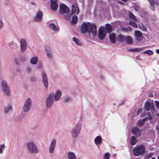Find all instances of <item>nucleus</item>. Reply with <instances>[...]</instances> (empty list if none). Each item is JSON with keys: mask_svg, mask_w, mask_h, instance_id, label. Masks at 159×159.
<instances>
[{"mask_svg": "<svg viewBox=\"0 0 159 159\" xmlns=\"http://www.w3.org/2000/svg\"><path fill=\"white\" fill-rule=\"evenodd\" d=\"M81 33L85 34L87 33L90 34L92 33L93 35L97 34V27L95 24L91 25L90 22H85L82 24L81 25Z\"/></svg>", "mask_w": 159, "mask_h": 159, "instance_id": "f257e3e1", "label": "nucleus"}, {"mask_svg": "<svg viewBox=\"0 0 159 159\" xmlns=\"http://www.w3.org/2000/svg\"><path fill=\"white\" fill-rule=\"evenodd\" d=\"M69 11V8L67 6L64 4L60 5L59 7V13L62 15H63L64 13H66V15L64 16V18L67 20H70L71 18V15L70 14H68Z\"/></svg>", "mask_w": 159, "mask_h": 159, "instance_id": "f03ea898", "label": "nucleus"}, {"mask_svg": "<svg viewBox=\"0 0 159 159\" xmlns=\"http://www.w3.org/2000/svg\"><path fill=\"white\" fill-rule=\"evenodd\" d=\"M28 150L30 154H35L38 152V150L35 143L30 142L26 145Z\"/></svg>", "mask_w": 159, "mask_h": 159, "instance_id": "7ed1b4c3", "label": "nucleus"}, {"mask_svg": "<svg viewBox=\"0 0 159 159\" xmlns=\"http://www.w3.org/2000/svg\"><path fill=\"white\" fill-rule=\"evenodd\" d=\"M145 152V148L144 145H141L139 147H136L134 149V155L135 156H138L142 155Z\"/></svg>", "mask_w": 159, "mask_h": 159, "instance_id": "20e7f679", "label": "nucleus"}, {"mask_svg": "<svg viewBox=\"0 0 159 159\" xmlns=\"http://www.w3.org/2000/svg\"><path fill=\"white\" fill-rule=\"evenodd\" d=\"M53 96L52 93H50L47 98L45 102L46 107H50L52 105L54 102Z\"/></svg>", "mask_w": 159, "mask_h": 159, "instance_id": "39448f33", "label": "nucleus"}, {"mask_svg": "<svg viewBox=\"0 0 159 159\" xmlns=\"http://www.w3.org/2000/svg\"><path fill=\"white\" fill-rule=\"evenodd\" d=\"M31 101L30 98H28L25 101L23 107V110L25 112L28 111L31 107Z\"/></svg>", "mask_w": 159, "mask_h": 159, "instance_id": "423d86ee", "label": "nucleus"}, {"mask_svg": "<svg viewBox=\"0 0 159 159\" xmlns=\"http://www.w3.org/2000/svg\"><path fill=\"white\" fill-rule=\"evenodd\" d=\"M81 125L80 123H78L73 129L72 133L73 138L76 137L80 132Z\"/></svg>", "mask_w": 159, "mask_h": 159, "instance_id": "0eeeda50", "label": "nucleus"}, {"mask_svg": "<svg viewBox=\"0 0 159 159\" xmlns=\"http://www.w3.org/2000/svg\"><path fill=\"white\" fill-rule=\"evenodd\" d=\"M105 30V28L103 26H101L99 28L98 36L100 39H103L106 36L107 33Z\"/></svg>", "mask_w": 159, "mask_h": 159, "instance_id": "6e6552de", "label": "nucleus"}, {"mask_svg": "<svg viewBox=\"0 0 159 159\" xmlns=\"http://www.w3.org/2000/svg\"><path fill=\"white\" fill-rule=\"evenodd\" d=\"M1 86L3 91L7 96L10 95L9 88L6 81L3 80L1 84Z\"/></svg>", "mask_w": 159, "mask_h": 159, "instance_id": "1a4fd4ad", "label": "nucleus"}, {"mask_svg": "<svg viewBox=\"0 0 159 159\" xmlns=\"http://www.w3.org/2000/svg\"><path fill=\"white\" fill-rule=\"evenodd\" d=\"M144 109L147 111H149L151 109V111H154L155 108L153 103L148 101L146 102L144 104Z\"/></svg>", "mask_w": 159, "mask_h": 159, "instance_id": "9d476101", "label": "nucleus"}, {"mask_svg": "<svg viewBox=\"0 0 159 159\" xmlns=\"http://www.w3.org/2000/svg\"><path fill=\"white\" fill-rule=\"evenodd\" d=\"M42 77L43 82L45 87L47 88L48 87V78L46 73L43 71L42 73Z\"/></svg>", "mask_w": 159, "mask_h": 159, "instance_id": "9b49d317", "label": "nucleus"}, {"mask_svg": "<svg viewBox=\"0 0 159 159\" xmlns=\"http://www.w3.org/2000/svg\"><path fill=\"white\" fill-rule=\"evenodd\" d=\"M20 44L21 52H24L26 50V43L25 40L23 39H21Z\"/></svg>", "mask_w": 159, "mask_h": 159, "instance_id": "f8f14e48", "label": "nucleus"}, {"mask_svg": "<svg viewBox=\"0 0 159 159\" xmlns=\"http://www.w3.org/2000/svg\"><path fill=\"white\" fill-rule=\"evenodd\" d=\"M56 141L55 139H53L51 142L49 148V152L51 153H52L54 150L56 145Z\"/></svg>", "mask_w": 159, "mask_h": 159, "instance_id": "ddd939ff", "label": "nucleus"}, {"mask_svg": "<svg viewBox=\"0 0 159 159\" xmlns=\"http://www.w3.org/2000/svg\"><path fill=\"white\" fill-rule=\"evenodd\" d=\"M71 15H75V13H76L77 15H78V14L80 12V10L78 7H75L74 5H73L71 7Z\"/></svg>", "mask_w": 159, "mask_h": 159, "instance_id": "4468645a", "label": "nucleus"}, {"mask_svg": "<svg viewBox=\"0 0 159 159\" xmlns=\"http://www.w3.org/2000/svg\"><path fill=\"white\" fill-rule=\"evenodd\" d=\"M43 16V13L42 11H39L34 18V20L36 21H40Z\"/></svg>", "mask_w": 159, "mask_h": 159, "instance_id": "2eb2a0df", "label": "nucleus"}, {"mask_svg": "<svg viewBox=\"0 0 159 159\" xmlns=\"http://www.w3.org/2000/svg\"><path fill=\"white\" fill-rule=\"evenodd\" d=\"M135 35L138 40L141 41L142 40L143 36L142 33L139 31H135Z\"/></svg>", "mask_w": 159, "mask_h": 159, "instance_id": "dca6fc26", "label": "nucleus"}, {"mask_svg": "<svg viewBox=\"0 0 159 159\" xmlns=\"http://www.w3.org/2000/svg\"><path fill=\"white\" fill-rule=\"evenodd\" d=\"M61 94V92L59 90H57L54 96L55 101H57L60 99Z\"/></svg>", "mask_w": 159, "mask_h": 159, "instance_id": "f3484780", "label": "nucleus"}, {"mask_svg": "<svg viewBox=\"0 0 159 159\" xmlns=\"http://www.w3.org/2000/svg\"><path fill=\"white\" fill-rule=\"evenodd\" d=\"M110 40L113 43H115L116 42V39L115 38V34H111L109 36Z\"/></svg>", "mask_w": 159, "mask_h": 159, "instance_id": "a211bd4d", "label": "nucleus"}, {"mask_svg": "<svg viewBox=\"0 0 159 159\" xmlns=\"http://www.w3.org/2000/svg\"><path fill=\"white\" fill-rule=\"evenodd\" d=\"M111 25L109 24H107L106 25V29L105 31L108 33H110L112 31Z\"/></svg>", "mask_w": 159, "mask_h": 159, "instance_id": "6ab92c4d", "label": "nucleus"}, {"mask_svg": "<svg viewBox=\"0 0 159 159\" xmlns=\"http://www.w3.org/2000/svg\"><path fill=\"white\" fill-rule=\"evenodd\" d=\"M78 22V17L76 15H74L72 17L71 23L73 25L76 24Z\"/></svg>", "mask_w": 159, "mask_h": 159, "instance_id": "aec40b11", "label": "nucleus"}, {"mask_svg": "<svg viewBox=\"0 0 159 159\" xmlns=\"http://www.w3.org/2000/svg\"><path fill=\"white\" fill-rule=\"evenodd\" d=\"M137 141V139L136 137L133 136H132L130 140V143L132 145L136 144Z\"/></svg>", "mask_w": 159, "mask_h": 159, "instance_id": "412c9836", "label": "nucleus"}, {"mask_svg": "<svg viewBox=\"0 0 159 159\" xmlns=\"http://www.w3.org/2000/svg\"><path fill=\"white\" fill-rule=\"evenodd\" d=\"M102 140L101 138L99 136H98L95 139L94 142L96 145H98L101 143Z\"/></svg>", "mask_w": 159, "mask_h": 159, "instance_id": "4be33fe9", "label": "nucleus"}, {"mask_svg": "<svg viewBox=\"0 0 159 159\" xmlns=\"http://www.w3.org/2000/svg\"><path fill=\"white\" fill-rule=\"evenodd\" d=\"M68 156L69 159H76L75 154L71 152H69L68 153Z\"/></svg>", "mask_w": 159, "mask_h": 159, "instance_id": "5701e85b", "label": "nucleus"}, {"mask_svg": "<svg viewBox=\"0 0 159 159\" xmlns=\"http://www.w3.org/2000/svg\"><path fill=\"white\" fill-rule=\"evenodd\" d=\"M127 43L129 44H131L133 43V40L132 38L129 36H128L125 37V40Z\"/></svg>", "mask_w": 159, "mask_h": 159, "instance_id": "b1692460", "label": "nucleus"}, {"mask_svg": "<svg viewBox=\"0 0 159 159\" xmlns=\"http://www.w3.org/2000/svg\"><path fill=\"white\" fill-rule=\"evenodd\" d=\"M46 51L47 52L46 55L49 58H52V55L50 53V49L47 47L45 48Z\"/></svg>", "mask_w": 159, "mask_h": 159, "instance_id": "393cba45", "label": "nucleus"}, {"mask_svg": "<svg viewBox=\"0 0 159 159\" xmlns=\"http://www.w3.org/2000/svg\"><path fill=\"white\" fill-rule=\"evenodd\" d=\"M38 61V58L36 57H33L30 59L31 63L32 64H36Z\"/></svg>", "mask_w": 159, "mask_h": 159, "instance_id": "a878e982", "label": "nucleus"}, {"mask_svg": "<svg viewBox=\"0 0 159 159\" xmlns=\"http://www.w3.org/2000/svg\"><path fill=\"white\" fill-rule=\"evenodd\" d=\"M125 37L123 35H119L117 37V40L119 41L123 42L125 40Z\"/></svg>", "mask_w": 159, "mask_h": 159, "instance_id": "bb28decb", "label": "nucleus"}, {"mask_svg": "<svg viewBox=\"0 0 159 159\" xmlns=\"http://www.w3.org/2000/svg\"><path fill=\"white\" fill-rule=\"evenodd\" d=\"M51 7L52 10L56 11L58 8V4L56 3H55L54 4H52Z\"/></svg>", "mask_w": 159, "mask_h": 159, "instance_id": "cd10ccee", "label": "nucleus"}, {"mask_svg": "<svg viewBox=\"0 0 159 159\" xmlns=\"http://www.w3.org/2000/svg\"><path fill=\"white\" fill-rule=\"evenodd\" d=\"M139 129L136 127H134L131 130L132 133L134 134H138V133L139 132Z\"/></svg>", "mask_w": 159, "mask_h": 159, "instance_id": "c85d7f7f", "label": "nucleus"}, {"mask_svg": "<svg viewBox=\"0 0 159 159\" xmlns=\"http://www.w3.org/2000/svg\"><path fill=\"white\" fill-rule=\"evenodd\" d=\"M49 26L51 29L53 30L54 31H56L57 30V28L54 24H50Z\"/></svg>", "mask_w": 159, "mask_h": 159, "instance_id": "c756f323", "label": "nucleus"}, {"mask_svg": "<svg viewBox=\"0 0 159 159\" xmlns=\"http://www.w3.org/2000/svg\"><path fill=\"white\" fill-rule=\"evenodd\" d=\"M129 17L131 19L134 21H136L137 20L136 17L132 13H129Z\"/></svg>", "mask_w": 159, "mask_h": 159, "instance_id": "7c9ffc66", "label": "nucleus"}, {"mask_svg": "<svg viewBox=\"0 0 159 159\" xmlns=\"http://www.w3.org/2000/svg\"><path fill=\"white\" fill-rule=\"evenodd\" d=\"M139 29L142 30L143 31H146L147 30L146 27L143 24H139Z\"/></svg>", "mask_w": 159, "mask_h": 159, "instance_id": "2f4dec72", "label": "nucleus"}, {"mask_svg": "<svg viewBox=\"0 0 159 159\" xmlns=\"http://www.w3.org/2000/svg\"><path fill=\"white\" fill-rule=\"evenodd\" d=\"M129 24L130 25H131V26L135 28L138 27V25L137 24L133 21H130L129 23Z\"/></svg>", "mask_w": 159, "mask_h": 159, "instance_id": "473e14b6", "label": "nucleus"}, {"mask_svg": "<svg viewBox=\"0 0 159 159\" xmlns=\"http://www.w3.org/2000/svg\"><path fill=\"white\" fill-rule=\"evenodd\" d=\"M144 53L147 54L149 56H151L153 55V52L152 51L150 50H148L144 52Z\"/></svg>", "mask_w": 159, "mask_h": 159, "instance_id": "72a5a7b5", "label": "nucleus"}, {"mask_svg": "<svg viewBox=\"0 0 159 159\" xmlns=\"http://www.w3.org/2000/svg\"><path fill=\"white\" fill-rule=\"evenodd\" d=\"M73 40L77 45H79L80 44V41L77 38L74 37L73 38Z\"/></svg>", "mask_w": 159, "mask_h": 159, "instance_id": "f704fd0d", "label": "nucleus"}, {"mask_svg": "<svg viewBox=\"0 0 159 159\" xmlns=\"http://www.w3.org/2000/svg\"><path fill=\"white\" fill-rule=\"evenodd\" d=\"M153 152L150 153L146 155L145 158L146 159L150 158L152 157L153 156Z\"/></svg>", "mask_w": 159, "mask_h": 159, "instance_id": "c9c22d12", "label": "nucleus"}, {"mask_svg": "<svg viewBox=\"0 0 159 159\" xmlns=\"http://www.w3.org/2000/svg\"><path fill=\"white\" fill-rule=\"evenodd\" d=\"M142 50V48H136V49H129V50L132 51L133 52H139V50Z\"/></svg>", "mask_w": 159, "mask_h": 159, "instance_id": "e433bc0d", "label": "nucleus"}, {"mask_svg": "<svg viewBox=\"0 0 159 159\" xmlns=\"http://www.w3.org/2000/svg\"><path fill=\"white\" fill-rule=\"evenodd\" d=\"M12 108V107L10 106H9L7 108H6L5 109L4 112L5 113L7 114L8 113V111L11 110Z\"/></svg>", "mask_w": 159, "mask_h": 159, "instance_id": "4c0bfd02", "label": "nucleus"}, {"mask_svg": "<svg viewBox=\"0 0 159 159\" xmlns=\"http://www.w3.org/2000/svg\"><path fill=\"white\" fill-rule=\"evenodd\" d=\"M71 100V99L67 97L66 98H65L63 100V102L64 103H66L68 102V101H70Z\"/></svg>", "mask_w": 159, "mask_h": 159, "instance_id": "58836bf2", "label": "nucleus"}, {"mask_svg": "<svg viewBox=\"0 0 159 159\" xmlns=\"http://www.w3.org/2000/svg\"><path fill=\"white\" fill-rule=\"evenodd\" d=\"M109 156L110 154L109 153H106L104 155V159H109Z\"/></svg>", "mask_w": 159, "mask_h": 159, "instance_id": "ea45409f", "label": "nucleus"}, {"mask_svg": "<svg viewBox=\"0 0 159 159\" xmlns=\"http://www.w3.org/2000/svg\"><path fill=\"white\" fill-rule=\"evenodd\" d=\"M5 147L4 145H2L0 146V153L2 154L3 153L2 149Z\"/></svg>", "mask_w": 159, "mask_h": 159, "instance_id": "a19ab883", "label": "nucleus"}, {"mask_svg": "<svg viewBox=\"0 0 159 159\" xmlns=\"http://www.w3.org/2000/svg\"><path fill=\"white\" fill-rule=\"evenodd\" d=\"M155 102L157 108L159 110V101H155Z\"/></svg>", "mask_w": 159, "mask_h": 159, "instance_id": "79ce46f5", "label": "nucleus"}, {"mask_svg": "<svg viewBox=\"0 0 159 159\" xmlns=\"http://www.w3.org/2000/svg\"><path fill=\"white\" fill-rule=\"evenodd\" d=\"M150 2L151 6L153 7L154 4V2L153 0H148Z\"/></svg>", "mask_w": 159, "mask_h": 159, "instance_id": "37998d69", "label": "nucleus"}, {"mask_svg": "<svg viewBox=\"0 0 159 159\" xmlns=\"http://www.w3.org/2000/svg\"><path fill=\"white\" fill-rule=\"evenodd\" d=\"M144 122H143V121H142V120H139L138 122V125L140 126H142L143 125V123Z\"/></svg>", "mask_w": 159, "mask_h": 159, "instance_id": "c03bdc74", "label": "nucleus"}, {"mask_svg": "<svg viewBox=\"0 0 159 159\" xmlns=\"http://www.w3.org/2000/svg\"><path fill=\"white\" fill-rule=\"evenodd\" d=\"M142 109L141 108H139L137 111V114L139 115L140 113L142 112Z\"/></svg>", "mask_w": 159, "mask_h": 159, "instance_id": "a18cd8bd", "label": "nucleus"}, {"mask_svg": "<svg viewBox=\"0 0 159 159\" xmlns=\"http://www.w3.org/2000/svg\"><path fill=\"white\" fill-rule=\"evenodd\" d=\"M3 26V24L2 22L0 20V29L2 28Z\"/></svg>", "mask_w": 159, "mask_h": 159, "instance_id": "49530a36", "label": "nucleus"}, {"mask_svg": "<svg viewBox=\"0 0 159 159\" xmlns=\"http://www.w3.org/2000/svg\"><path fill=\"white\" fill-rule=\"evenodd\" d=\"M31 69L29 67H28L26 69V71L27 72H30Z\"/></svg>", "mask_w": 159, "mask_h": 159, "instance_id": "de8ad7c7", "label": "nucleus"}, {"mask_svg": "<svg viewBox=\"0 0 159 159\" xmlns=\"http://www.w3.org/2000/svg\"><path fill=\"white\" fill-rule=\"evenodd\" d=\"M50 1L52 4H54L56 3L57 0H50Z\"/></svg>", "mask_w": 159, "mask_h": 159, "instance_id": "09e8293b", "label": "nucleus"}, {"mask_svg": "<svg viewBox=\"0 0 159 159\" xmlns=\"http://www.w3.org/2000/svg\"><path fill=\"white\" fill-rule=\"evenodd\" d=\"M148 120V117H145L143 119V122H144L145 121H147V120Z\"/></svg>", "mask_w": 159, "mask_h": 159, "instance_id": "8fccbe9b", "label": "nucleus"}, {"mask_svg": "<svg viewBox=\"0 0 159 159\" xmlns=\"http://www.w3.org/2000/svg\"><path fill=\"white\" fill-rule=\"evenodd\" d=\"M156 130H157V131L159 132V125H157L156 128Z\"/></svg>", "mask_w": 159, "mask_h": 159, "instance_id": "3c124183", "label": "nucleus"}, {"mask_svg": "<svg viewBox=\"0 0 159 159\" xmlns=\"http://www.w3.org/2000/svg\"><path fill=\"white\" fill-rule=\"evenodd\" d=\"M149 96L151 97H153V95L152 93H149Z\"/></svg>", "mask_w": 159, "mask_h": 159, "instance_id": "603ef678", "label": "nucleus"}, {"mask_svg": "<svg viewBox=\"0 0 159 159\" xmlns=\"http://www.w3.org/2000/svg\"><path fill=\"white\" fill-rule=\"evenodd\" d=\"M156 52L157 53L159 54V49H157L156 51Z\"/></svg>", "mask_w": 159, "mask_h": 159, "instance_id": "864d4df0", "label": "nucleus"}, {"mask_svg": "<svg viewBox=\"0 0 159 159\" xmlns=\"http://www.w3.org/2000/svg\"><path fill=\"white\" fill-rule=\"evenodd\" d=\"M128 29H129V30L130 29L131 30V28L130 26H128L127 28Z\"/></svg>", "mask_w": 159, "mask_h": 159, "instance_id": "5fc2aeb1", "label": "nucleus"}, {"mask_svg": "<svg viewBox=\"0 0 159 159\" xmlns=\"http://www.w3.org/2000/svg\"><path fill=\"white\" fill-rule=\"evenodd\" d=\"M15 63L16 64H18V61L16 60H15Z\"/></svg>", "mask_w": 159, "mask_h": 159, "instance_id": "6e6d98bb", "label": "nucleus"}, {"mask_svg": "<svg viewBox=\"0 0 159 159\" xmlns=\"http://www.w3.org/2000/svg\"><path fill=\"white\" fill-rule=\"evenodd\" d=\"M121 0L124 2H126L128 1V0Z\"/></svg>", "mask_w": 159, "mask_h": 159, "instance_id": "4d7b16f0", "label": "nucleus"}, {"mask_svg": "<svg viewBox=\"0 0 159 159\" xmlns=\"http://www.w3.org/2000/svg\"><path fill=\"white\" fill-rule=\"evenodd\" d=\"M145 114L142 113V116H145Z\"/></svg>", "mask_w": 159, "mask_h": 159, "instance_id": "13d9d810", "label": "nucleus"}, {"mask_svg": "<svg viewBox=\"0 0 159 159\" xmlns=\"http://www.w3.org/2000/svg\"><path fill=\"white\" fill-rule=\"evenodd\" d=\"M119 2V3H121V4H124L123 2Z\"/></svg>", "mask_w": 159, "mask_h": 159, "instance_id": "bf43d9fd", "label": "nucleus"}, {"mask_svg": "<svg viewBox=\"0 0 159 159\" xmlns=\"http://www.w3.org/2000/svg\"><path fill=\"white\" fill-rule=\"evenodd\" d=\"M32 79L33 80H35V77H34V78H32Z\"/></svg>", "mask_w": 159, "mask_h": 159, "instance_id": "052dcab7", "label": "nucleus"}, {"mask_svg": "<svg viewBox=\"0 0 159 159\" xmlns=\"http://www.w3.org/2000/svg\"><path fill=\"white\" fill-rule=\"evenodd\" d=\"M149 119H151V116H150V117L149 116Z\"/></svg>", "mask_w": 159, "mask_h": 159, "instance_id": "680f3d73", "label": "nucleus"}, {"mask_svg": "<svg viewBox=\"0 0 159 159\" xmlns=\"http://www.w3.org/2000/svg\"><path fill=\"white\" fill-rule=\"evenodd\" d=\"M152 159H156L155 158V157H152Z\"/></svg>", "mask_w": 159, "mask_h": 159, "instance_id": "e2e57ef3", "label": "nucleus"}, {"mask_svg": "<svg viewBox=\"0 0 159 159\" xmlns=\"http://www.w3.org/2000/svg\"><path fill=\"white\" fill-rule=\"evenodd\" d=\"M157 159H159V156L157 157Z\"/></svg>", "mask_w": 159, "mask_h": 159, "instance_id": "0e129e2a", "label": "nucleus"}, {"mask_svg": "<svg viewBox=\"0 0 159 159\" xmlns=\"http://www.w3.org/2000/svg\"><path fill=\"white\" fill-rule=\"evenodd\" d=\"M140 133H139V136H140Z\"/></svg>", "mask_w": 159, "mask_h": 159, "instance_id": "69168bd1", "label": "nucleus"}, {"mask_svg": "<svg viewBox=\"0 0 159 159\" xmlns=\"http://www.w3.org/2000/svg\"><path fill=\"white\" fill-rule=\"evenodd\" d=\"M156 4H157V3H156Z\"/></svg>", "mask_w": 159, "mask_h": 159, "instance_id": "338daca9", "label": "nucleus"}]
</instances>
